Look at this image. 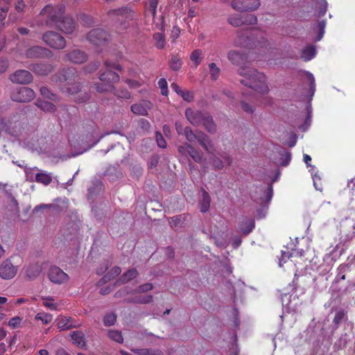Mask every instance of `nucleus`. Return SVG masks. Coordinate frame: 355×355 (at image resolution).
<instances>
[{
	"instance_id": "nucleus-1",
	"label": "nucleus",
	"mask_w": 355,
	"mask_h": 355,
	"mask_svg": "<svg viewBox=\"0 0 355 355\" xmlns=\"http://www.w3.org/2000/svg\"><path fill=\"white\" fill-rule=\"evenodd\" d=\"M64 13V6L62 5H58L55 8L47 6L41 12V14H47V26H55L63 33L70 34L75 29V22L72 17L63 16Z\"/></svg>"
},
{
	"instance_id": "nucleus-2",
	"label": "nucleus",
	"mask_w": 355,
	"mask_h": 355,
	"mask_svg": "<svg viewBox=\"0 0 355 355\" xmlns=\"http://www.w3.org/2000/svg\"><path fill=\"white\" fill-rule=\"evenodd\" d=\"M238 73L243 77L240 80V83L244 86L251 88L260 94H266L269 92L265 75L258 71L256 69L249 67H241L238 69Z\"/></svg>"
},
{
	"instance_id": "nucleus-3",
	"label": "nucleus",
	"mask_w": 355,
	"mask_h": 355,
	"mask_svg": "<svg viewBox=\"0 0 355 355\" xmlns=\"http://www.w3.org/2000/svg\"><path fill=\"white\" fill-rule=\"evenodd\" d=\"M187 119L193 126L202 125L207 132L213 134L216 131V126L212 116L206 112H202L192 108H187L185 110Z\"/></svg>"
},
{
	"instance_id": "nucleus-4",
	"label": "nucleus",
	"mask_w": 355,
	"mask_h": 355,
	"mask_svg": "<svg viewBox=\"0 0 355 355\" xmlns=\"http://www.w3.org/2000/svg\"><path fill=\"white\" fill-rule=\"evenodd\" d=\"M184 136L189 142L188 144H191L192 143L198 141L207 153H213V152H214L215 148L214 144L209 137L202 131H196L195 132L192 130L191 127L186 126Z\"/></svg>"
},
{
	"instance_id": "nucleus-5",
	"label": "nucleus",
	"mask_w": 355,
	"mask_h": 355,
	"mask_svg": "<svg viewBox=\"0 0 355 355\" xmlns=\"http://www.w3.org/2000/svg\"><path fill=\"white\" fill-rule=\"evenodd\" d=\"M105 66L106 70L105 71H100L98 78L101 82L107 83L110 85H114L119 81V75L113 71L112 69L117 71L121 70L120 64L111 62L110 61H105Z\"/></svg>"
},
{
	"instance_id": "nucleus-6",
	"label": "nucleus",
	"mask_w": 355,
	"mask_h": 355,
	"mask_svg": "<svg viewBox=\"0 0 355 355\" xmlns=\"http://www.w3.org/2000/svg\"><path fill=\"white\" fill-rule=\"evenodd\" d=\"M227 21L234 27H240L245 25H254L257 23V17L253 14L234 13L228 16Z\"/></svg>"
},
{
	"instance_id": "nucleus-7",
	"label": "nucleus",
	"mask_w": 355,
	"mask_h": 355,
	"mask_svg": "<svg viewBox=\"0 0 355 355\" xmlns=\"http://www.w3.org/2000/svg\"><path fill=\"white\" fill-rule=\"evenodd\" d=\"M108 15H116L125 18L124 21H121L120 25L122 29H126L129 27L128 21H132L136 19V12L132 7L129 6H123L118 9H112L107 12Z\"/></svg>"
},
{
	"instance_id": "nucleus-8",
	"label": "nucleus",
	"mask_w": 355,
	"mask_h": 355,
	"mask_svg": "<svg viewBox=\"0 0 355 355\" xmlns=\"http://www.w3.org/2000/svg\"><path fill=\"white\" fill-rule=\"evenodd\" d=\"M87 40L95 46H104L107 44L110 39V35L101 28L91 30L87 35Z\"/></svg>"
},
{
	"instance_id": "nucleus-9",
	"label": "nucleus",
	"mask_w": 355,
	"mask_h": 355,
	"mask_svg": "<svg viewBox=\"0 0 355 355\" xmlns=\"http://www.w3.org/2000/svg\"><path fill=\"white\" fill-rule=\"evenodd\" d=\"M43 41L50 47L55 49H63L66 46V41L58 33L48 31L42 36Z\"/></svg>"
},
{
	"instance_id": "nucleus-10",
	"label": "nucleus",
	"mask_w": 355,
	"mask_h": 355,
	"mask_svg": "<svg viewBox=\"0 0 355 355\" xmlns=\"http://www.w3.org/2000/svg\"><path fill=\"white\" fill-rule=\"evenodd\" d=\"M35 97V92L29 87H20L15 89L11 93L10 98L13 101L28 103Z\"/></svg>"
},
{
	"instance_id": "nucleus-11",
	"label": "nucleus",
	"mask_w": 355,
	"mask_h": 355,
	"mask_svg": "<svg viewBox=\"0 0 355 355\" xmlns=\"http://www.w3.org/2000/svg\"><path fill=\"white\" fill-rule=\"evenodd\" d=\"M232 8L237 12H250L257 10L260 6L259 0H232Z\"/></svg>"
},
{
	"instance_id": "nucleus-12",
	"label": "nucleus",
	"mask_w": 355,
	"mask_h": 355,
	"mask_svg": "<svg viewBox=\"0 0 355 355\" xmlns=\"http://www.w3.org/2000/svg\"><path fill=\"white\" fill-rule=\"evenodd\" d=\"M9 80L15 84L28 85L33 81V76L27 70L19 69L10 75Z\"/></svg>"
},
{
	"instance_id": "nucleus-13",
	"label": "nucleus",
	"mask_w": 355,
	"mask_h": 355,
	"mask_svg": "<svg viewBox=\"0 0 355 355\" xmlns=\"http://www.w3.org/2000/svg\"><path fill=\"white\" fill-rule=\"evenodd\" d=\"M227 58L230 62L236 66L245 67L248 62V55L243 50H231L227 53Z\"/></svg>"
},
{
	"instance_id": "nucleus-14",
	"label": "nucleus",
	"mask_w": 355,
	"mask_h": 355,
	"mask_svg": "<svg viewBox=\"0 0 355 355\" xmlns=\"http://www.w3.org/2000/svg\"><path fill=\"white\" fill-rule=\"evenodd\" d=\"M18 268L9 259L4 260L0 264V277L3 279H11L15 277Z\"/></svg>"
},
{
	"instance_id": "nucleus-15",
	"label": "nucleus",
	"mask_w": 355,
	"mask_h": 355,
	"mask_svg": "<svg viewBox=\"0 0 355 355\" xmlns=\"http://www.w3.org/2000/svg\"><path fill=\"white\" fill-rule=\"evenodd\" d=\"M74 83H70L68 84L67 91L69 94L74 95L80 93L76 98V101L78 103H84L88 101L90 98V95L87 92L81 93V85L79 82L73 81Z\"/></svg>"
},
{
	"instance_id": "nucleus-16",
	"label": "nucleus",
	"mask_w": 355,
	"mask_h": 355,
	"mask_svg": "<svg viewBox=\"0 0 355 355\" xmlns=\"http://www.w3.org/2000/svg\"><path fill=\"white\" fill-rule=\"evenodd\" d=\"M26 55L28 58H51L53 53L45 47L33 46L26 51Z\"/></svg>"
},
{
	"instance_id": "nucleus-17",
	"label": "nucleus",
	"mask_w": 355,
	"mask_h": 355,
	"mask_svg": "<svg viewBox=\"0 0 355 355\" xmlns=\"http://www.w3.org/2000/svg\"><path fill=\"white\" fill-rule=\"evenodd\" d=\"M87 55L82 50L74 49L65 54L63 60L74 64H82L87 61Z\"/></svg>"
},
{
	"instance_id": "nucleus-18",
	"label": "nucleus",
	"mask_w": 355,
	"mask_h": 355,
	"mask_svg": "<svg viewBox=\"0 0 355 355\" xmlns=\"http://www.w3.org/2000/svg\"><path fill=\"white\" fill-rule=\"evenodd\" d=\"M250 42V48H265L269 44L264 33L261 31H254L251 33Z\"/></svg>"
},
{
	"instance_id": "nucleus-19",
	"label": "nucleus",
	"mask_w": 355,
	"mask_h": 355,
	"mask_svg": "<svg viewBox=\"0 0 355 355\" xmlns=\"http://www.w3.org/2000/svg\"><path fill=\"white\" fill-rule=\"evenodd\" d=\"M48 276L52 282L58 284L65 282L69 278L63 270L56 266L51 267L49 269Z\"/></svg>"
},
{
	"instance_id": "nucleus-20",
	"label": "nucleus",
	"mask_w": 355,
	"mask_h": 355,
	"mask_svg": "<svg viewBox=\"0 0 355 355\" xmlns=\"http://www.w3.org/2000/svg\"><path fill=\"white\" fill-rule=\"evenodd\" d=\"M25 172H26L27 178L31 182H33L35 180L37 182L43 184L46 186L49 185L52 182V175L51 173H48L44 171H40V173H37L35 175V179H33V175L31 174V169H28V170L26 169Z\"/></svg>"
},
{
	"instance_id": "nucleus-21",
	"label": "nucleus",
	"mask_w": 355,
	"mask_h": 355,
	"mask_svg": "<svg viewBox=\"0 0 355 355\" xmlns=\"http://www.w3.org/2000/svg\"><path fill=\"white\" fill-rule=\"evenodd\" d=\"M54 67L48 62L35 63L30 66V69L39 76H46L51 73Z\"/></svg>"
},
{
	"instance_id": "nucleus-22",
	"label": "nucleus",
	"mask_w": 355,
	"mask_h": 355,
	"mask_svg": "<svg viewBox=\"0 0 355 355\" xmlns=\"http://www.w3.org/2000/svg\"><path fill=\"white\" fill-rule=\"evenodd\" d=\"M78 78V73L74 68L63 69L60 71L58 75L59 81L61 83H67L70 84L73 81H76Z\"/></svg>"
},
{
	"instance_id": "nucleus-23",
	"label": "nucleus",
	"mask_w": 355,
	"mask_h": 355,
	"mask_svg": "<svg viewBox=\"0 0 355 355\" xmlns=\"http://www.w3.org/2000/svg\"><path fill=\"white\" fill-rule=\"evenodd\" d=\"M251 35H249L246 30H239L236 32V36L234 39V44L236 46L250 47Z\"/></svg>"
},
{
	"instance_id": "nucleus-24",
	"label": "nucleus",
	"mask_w": 355,
	"mask_h": 355,
	"mask_svg": "<svg viewBox=\"0 0 355 355\" xmlns=\"http://www.w3.org/2000/svg\"><path fill=\"white\" fill-rule=\"evenodd\" d=\"M152 104L150 101H144L142 103L133 104L131 106V111L136 114L147 116L148 110L151 109Z\"/></svg>"
},
{
	"instance_id": "nucleus-25",
	"label": "nucleus",
	"mask_w": 355,
	"mask_h": 355,
	"mask_svg": "<svg viewBox=\"0 0 355 355\" xmlns=\"http://www.w3.org/2000/svg\"><path fill=\"white\" fill-rule=\"evenodd\" d=\"M42 272L41 266L37 263H33L24 268L25 277L28 280H33L37 277Z\"/></svg>"
},
{
	"instance_id": "nucleus-26",
	"label": "nucleus",
	"mask_w": 355,
	"mask_h": 355,
	"mask_svg": "<svg viewBox=\"0 0 355 355\" xmlns=\"http://www.w3.org/2000/svg\"><path fill=\"white\" fill-rule=\"evenodd\" d=\"M68 207V200L67 198H57L50 204V209L53 214H58L67 209Z\"/></svg>"
},
{
	"instance_id": "nucleus-27",
	"label": "nucleus",
	"mask_w": 355,
	"mask_h": 355,
	"mask_svg": "<svg viewBox=\"0 0 355 355\" xmlns=\"http://www.w3.org/2000/svg\"><path fill=\"white\" fill-rule=\"evenodd\" d=\"M71 340L73 344L80 348L85 347V335L82 331H74L70 334Z\"/></svg>"
},
{
	"instance_id": "nucleus-28",
	"label": "nucleus",
	"mask_w": 355,
	"mask_h": 355,
	"mask_svg": "<svg viewBox=\"0 0 355 355\" xmlns=\"http://www.w3.org/2000/svg\"><path fill=\"white\" fill-rule=\"evenodd\" d=\"M139 275L138 271L136 270V268H131L126 271L125 273H123L119 279L117 280V283H119L121 284H125L130 282V280L136 278L137 275Z\"/></svg>"
},
{
	"instance_id": "nucleus-29",
	"label": "nucleus",
	"mask_w": 355,
	"mask_h": 355,
	"mask_svg": "<svg viewBox=\"0 0 355 355\" xmlns=\"http://www.w3.org/2000/svg\"><path fill=\"white\" fill-rule=\"evenodd\" d=\"M254 227V220L245 218L240 225V230L244 235L250 234Z\"/></svg>"
},
{
	"instance_id": "nucleus-30",
	"label": "nucleus",
	"mask_w": 355,
	"mask_h": 355,
	"mask_svg": "<svg viewBox=\"0 0 355 355\" xmlns=\"http://www.w3.org/2000/svg\"><path fill=\"white\" fill-rule=\"evenodd\" d=\"M158 3L159 0H148L145 5V15H146L148 13L150 14L154 19L157 15V8Z\"/></svg>"
},
{
	"instance_id": "nucleus-31",
	"label": "nucleus",
	"mask_w": 355,
	"mask_h": 355,
	"mask_svg": "<svg viewBox=\"0 0 355 355\" xmlns=\"http://www.w3.org/2000/svg\"><path fill=\"white\" fill-rule=\"evenodd\" d=\"M94 87H95L96 92L98 93L112 92L114 90H115V87L114 85H110L104 82L95 83H94Z\"/></svg>"
},
{
	"instance_id": "nucleus-32",
	"label": "nucleus",
	"mask_w": 355,
	"mask_h": 355,
	"mask_svg": "<svg viewBox=\"0 0 355 355\" xmlns=\"http://www.w3.org/2000/svg\"><path fill=\"white\" fill-rule=\"evenodd\" d=\"M153 297L152 295H147L145 296L139 295L131 299L128 300V302L134 304H146L153 302Z\"/></svg>"
},
{
	"instance_id": "nucleus-33",
	"label": "nucleus",
	"mask_w": 355,
	"mask_h": 355,
	"mask_svg": "<svg viewBox=\"0 0 355 355\" xmlns=\"http://www.w3.org/2000/svg\"><path fill=\"white\" fill-rule=\"evenodd\" d=\"M121 272V269L119 266L113 267L110 271H109L106 275H105L100 282L103 284H105L111 279H114L115 277L118 276Z\"/></svg>"
},
{
	"instance_id": "nucleus-34",
	"label": "nucleus",
	"mask_w": 355,
	"mask_h": 355,
	"mask_svg": "<svg viewBox=\"0 0 355 355\" xmlns=\"http://www.w3.org/2000/svg\"><path fill=\"white\" fill-rule=\"evenodd\" d=\"M57 326L60 331L67 330L75 327V325L73 324L71 318L67 317H62L58 319Z\"/></svg>"
},
{
	"instance_id": "nucleus-35",
	"label": "nucleus",
	"mask_w": 355,
	"mask_h": 355,
	"mask_svg": "<svg viewBox=\"0 0 355 355\" xmlns=\"http://www.w3.org/2000/svg\"><path fill=\"white\" fill-rule=\"evenodd\" d=\"M189 150L188 155L195 162L200 163L202 160L203 153L201 150L195 148L191 144H188Z\"/></svg>"
},
{
	"instance_id": "nucleus-36",
	"label": "nucleus",
	"mask_w": 355,
	"mask_h": 355,
	"mask_svg": "<svg viewBox=\"0 0 355 355\" xmlns=\"http://www.w3.org/2000/svg\"><path fill=\"white\" fill-rule=\"evenodd\" d=\"M35 105L42 110L47 112H54L56 110L54 104L46 101L37 100Z\"/></svg>"
},
{
	"instance_id": "nucleus-37",
	"label": "nucleus",
	"mask_w": 355,
	"mask_h": 355,
	"mask_svg": "<svg viewBox=\"0 0 355 355\" xmlns=\"http://www.w3.org/2000/svg\"><path fill=\"white\" fill-rule=\"evenodd\" d=\"M131 351L137 355H162L163 353L159 349H131Z\"/></svg>"
},
{
	"instance_id": "nucleus-38",
	"label": "nucleus",
	"mask_w": 355,
	"mask_h": 355,
	"mask_svg": "<svg viewBox=\"0 0 355 355\" xmlns=\"http://www.w3.org/2000/svg\"><path fill=\"white\" fill-rule=\"evenodd\" d=\"M347 319V313L343 309L338 310L333 320V324L335 328H338L340 324L343 320H346Z\"/></svg>"
},
{
	"instance_id": "nucleus-39",
	"label": "nucleus",
	"mask_w": 355,
	"mask_h": 355,
	"mask_svg": "<svg viewBox=\"0 0 355 355\" xmlns=\"http://www.w3.org/2000/svg\"><path fill=\"white\" fill-rule=\"evenodd\" d=\"M210 196L209 193L203 190L202 191V199L200 202V211L202 213L207 212L210 207Z\"/></svg>"
},
{
	"instance_id": "nucleus-40",
	"label": "nucleus",
	"mask_w": 355,
	"mask_h": 355,
	"mask_svg": "<svg viewBox=\"0 0 355 355\" xmlns=\"http://www.w3.org/2000/svg\"><path fill=\"white\" fill-rule=\"evenodd\" d=\"M41 95L46 98H48L53 101H57L58 100V97L56 94L52 93L49 89L45 86H42L40 89Z\"/></svg>"
},
{
	"instance_id": "nucleus-41",
	"label": "nucleus",
	"mask_w": 355,
	"mask_h": 355,
	"mask_svg": "<svg viewBox=\"0 0 355 355\" xmlns=\"http://www.w3.org/2000/svg\"><path fill=\"white\" fill-rule=\"evenodd\" d=\"M315 55V49L313 46L306 47L302 53V58L305 60L308 61L311 60Z\"/></svg>"
},
{
	"instance_id": "nucleus-42",
	"label": "nucleus",
	"mask_w": 355,
	"mask_h": 355,
	"mask_svg": "<svg viewBox=\"0 0 355 355\" xmlns=\"http://www.w3.org/2000/svg\"><path fill=\"white\" fill-rule=\"evenodd\" d=\"M168 64L172 70L178 71L182 65V62L178 55H172Z\"/></svg>"
},
{
	"instance_id": "nucleus-43",
	"label": "nucleus",
	"mask_w": 355,
	"mask_h": 355,
	"mask_svg": "<svg viewBox=\"0 0 355 355\" xmlns=\"http://www.w3.org/2000/svg\"><path fill=\"white\" fill-rule=\"evenodd\" d=\"M208 67L211 79L212 80H216L220 74V68L218 67L214 62L209 63Z\"/></svg>"
},
{
	"instance_id": "nucleus-44",
	"label": "nucleus",
	"mask_w": 355,
	"mask_h": 355,
	"mask_svg": "<svg viewBox=\"0 0 355 355\" xmlns=\"http://www.w3.org/2000/svg\"><path fill=\"white\" fill-rule=\"evenodd\" d=\"M349 270V267L347 264H341L338 266L337 270V276L336 280H345V272H348Z\"/></svg>"
},
{
	"instance_id": "nucleus-45",
	"label": "nucleus",
	"mask_w": 355,
	"mask_h": 355,
	"mask_svg": "<svg viewBox=\"0 0 355 355\" xmlns=\"http://www.w3.org/2000/svg\"><path fill=\"white\" fill-rule=\"evenodd\" d=\"M153 39L155 40V46L158 49H163L165 45L164 35L161 33H156L153 35Z\"/></svg>"
},
{
	"instance_id": "nucleus-46",
	"label": "nucleus",
	"mask_w": 355,
	"mask_h": 355,
	"mask_svg": "<svg viewBox=\"0 0 355 355\" xmlns=\"http://www.w3.org/2000/svg\"><path fill=\"white\" fill-rule=\"evenodd\" d=\"M201 55L202 51L200 49H196L191 53L190 55V59L195 64L196 67L200 64L202 59Z\"/></svg>"
},
{
	"instance_id": "nucleus-47",
	"label": "nucleus",
	"mask_w": 355,
	"mask_h": 355,
	"mask_svg": "<svg viewBox=\"0 0 355 355\" xmlns=\"http://www.w3.org/2000/svg\"><path fill=\"white\" fill-rule=\"evenodd\" d=\"M116 321V316L113 313L106 314L103 318V324L105 327H110L114 325Z\"/></svg>"
},
{
	"instance_id": "nucleus-48",
	"label": "nucleus",
	"mask_w": 355,
	"mask_h": 355,
	"mask_svg": "<svg viewBox=\"0 0 355 355\" xmlns=\"http://www.w3.org/2000/svg\"><path fill=\"white\" fill-rule=\"evenodd\" d=\"M109 338L119 343H123V338L121 332L116 330H110L108 332Z\"/></svg>"
},
{
	"instance_id": "nucleus-49",
	"label": "nucleus",
	"mask_w": 355,
	"mask_h": 355,
	"mask_svg": "<svg viewBox=\"0 0 355 355\" xmlns=\"http://www.w3.org/2000/svg\"><path fill=\"white\" fill-rule=\"evenodd\" d=\"M112 92L114 95L118 98L129 99L131 97L130 93L124 88H120L119 89H115Z\"/></svg>"
},
{
	"instance_id": "nucleus-50",
	"label": "nucleus",
	"mask_w": 355,
	"mask_h": 355,
	"mask_svg": "<svg viewBox=\"0 0 355 355\" xmlns=\"http://www.w3.org/2000/svg\"><path fill=\"white\" fill-rule=\"evenodd\" d=\"M213 156L210 158L211 164L214 166V168L216 170H221L224 167V162L223 161L220 159L219 157H216L214 155V153H211Z\"/></svg>"
},
{
	"instance_id": "nucleus-51",
	"label": "nucleus",
	"mask_w": 355,
	"mask_h": 355,
	"mask_svg": "<svg viewBox=\"0 0 355 355\" xmlns=\"http://www.w3.org/2000/svg\"><path fill=\"white\" fill-rule=\"evenodd\" d=\"M53 317L51 314L46 313H38L35 315V320H41L43 324H49L51 322Z\"/></svg>"
},
{
	"instance_id": "nucleus-52",
	"label": "nucleus",
	"mask_w": 355,
	"mask_h": 355,
	"mask_svg": "<svg viewBox=\"0 0 355 355\" xmlns=\"http://www.w3.org/2000/svg\"><path fill=\"white\" fill-rule=\"evenodd\" d=\"M153 288V285L150 283H146L139 286L135 288V292L137 293H146L151 291Z\"/></svg>"
},
{
	"instance_id": "nucleus-53",
	"label": "nucleus",
	"mask_w": 355,
	"mask_h": 355,
	"mask_svg": "<svg viewBox=\"0 0 355 355\" xmlns=\"http://www.w3.org/2000/svg\"><path fill=\"white\" fill-rule=\"evenodd\" d=\"M158 86L161 89V94L164 96H167L168 94V85L165 78H160L158 80Z\"/></svg>"
},
{
	"instance_id": "nucleus-54",
	"label": "nucleus",
	"mask_w": 355,
	"mask_h": 355,
	"mask_svg": "<svg viewBox=\"0 0 355 355\" xmlns=\"http://www.w3.org/2000/svg\"><path fill=\"white\" fill-rule=\"evenodd\" d=\"M101 63L98 61H96L92 63H89L87 66L85 67V70L87 73H92L97 70L100 67Z\"/></svg>"
},
{
	"instance_id": "nucleus-55",
	"label": "nucleus",
	"mask_w": 355,
	"mask_h": 355,
	"mask_svg": "<svg viewBox=\"0 0 355 355\" xmlns=\"http://www.w3.org/2000/svg\"><path fill=\"white\" fill-rule=\"evenodd\" d=\"M241 106L242 110L248 114H252L255 110V107L253 105L246 103L244 101H241Z\"/></svg>"
},
{
	"instance_id": "nucleus-56",
	"label": "nucleus",
	"mask_w": 355,
	"mask_h": 355,
	"mask_svg": "<svg viewBox=\"0 0 355 355\" xmlns=\"http://www.w3.org/2000/svg\"><path fill=\"white\" fill-rule=\"evenodd\" d=\"M42 300H44V302H43L44 306H45L46 307L49 308L51 310H55V309H57V307H58L57 303L49 302L46 301V300H53L52 297H42Z\"/></svg>"
},
{
	"instance_id": "nucleus-57",
	"label": "nucleus",
	"mask_w": 355,
	"mask_h": 355,
	"mask_svg": "<svg viewBox=\"0 0 355 355\" xmlns=\"http://www.w3.org/2000/svg\"><path fill=\"white\" fill-rule=\"evenodd\" d=\"M156 141L159 147L162 148L166 147V142L160 132L156 133Z\"/></svg>"
},
{
	"instance_id": "nucleus-58",
	"label": "nucleus",
	"mask_w": 355,
	"mask_h": 355,
	"mask_svg": "<svg viewBox=\"0 0 355 355\" xmlns=\"http://www.w3.org/2000/svg\"><path fill=\"white\" fill-rule=\"evenodd\" d=\"M8 61L4 58H0V73H5L8 69Z\"/></svg>"
},
{
	"instance_id": "nucleus-59",
	"label": "nucleus",
	"mask_w": 355,
	"mask_h": 355,
	"mask_svg": "<svg viewBox=\"0 0 355 355\" xmlns=\"http://www.w3.org/2000/svg\"><path fill=\"white\" fill-rule=\"evenodd\" d=\"M188 144H185L184 145H180L178 146V151L180 154H181L182 155H184V156H187L188 155V153H189V148L188 146Z\"/></svg>"
},
{
	"instance_id": "nucleus-60",
	"label": "nucleus",
	"mask_w": 355,
	"mask_h": 355,
	"mask_svg": "<svg viewBox=\"0 0 355 355\" xmlns=\"http://www.w3.org/2000/svg\"><path fill=\"white\" fill-rule=\"evenodd\" d=\"M264 193L266 194V201L269 202L270 201L272 196V187L271 185H269L267 187L266 189L263 191Z\"/></svg>"
},
{
	"instance_id": "nucleus-61",
	"label": "nucleus",
	"mask_w": 355,
	"mask_h": 355,
	"mask_svg": "<svg viewBox=\"0 0 355 355\" xmlns=\"http://www.w3.org/2000/svg\"><path fill=\"white\" fill-rule=\"evenodd\" d=\"M293 254L290 252L282 251V257L279 259V266H282V261L286 262L292 257Z\"/></svg>"
},
{
	"instance_id": "nucleus-62",
	"label": "nucleus",
	"mask_w": 355,
	"mask_h": 355,
	"mask_svg": "<svg viewBox=\"0 0 355 355\" xmlns=\"http://www.w3.org/2000/svg\"><path fill=\"white\" fill-rule=\"evenodd\" d=\"M20 322L21 319L19 317H15L9 320L8 324L10 327L15 328L20 324Z\"/></svg>"
},
{
	"instance_id": "nucleus-63",
	"label": "nucleus",
	"mask_w": 355,
	"mask_h": 355,
	"mask_svg": "<svg viewBox=\"0 0 355 355\" xmlns=\"http://www.w3.org/2000/svg\"><path fill=\"white\" fill-rule=\"evenodd\" d=\"M175 130L179 135L185 134V127L184 128L180 122H175Z\"/></svg>"
},
{
	"instance_id": "nucleus-64",
	"label": "nucleus",
	"mask_w": 355,
	"mask_h": 355,
	"mask_svg": "<svg viewBox=\"0 0 355 355\" xmlns=\"http://www.w3.org/2000/svg\"><path fill=\"white\" fill-rule=\"evenodd\" d=\"M182 97L184 101L187 102H191L193 99V93L187 90L185 92V93H183Z\"/></svg>"
}]
</instances>
